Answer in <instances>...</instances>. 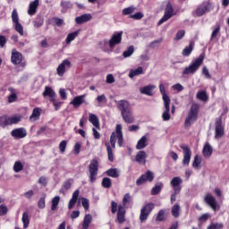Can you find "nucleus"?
Instances as JSON below:
<instances>
[{"label":"nucleus","instance_id":"obj_1","mask_svg":"<svg viewBox=\"0 0 229 229\" xmlns=\"http://www.w3.org/2000/svg\"><path fill=\"white\" fill-rule=\"evenodd\" d=\"M130 201H131V196L130 195V193H126L123 195V201H122L123 205L118 206L116 221L120 225H123V223L126 221V209L124 208V207L130 205Z\"/></svg>","mask_w":229,"mask_h":229},{"label":"nucleus","instance_id":"obj_2","mask_svg":"<svg viewBox=\"0 0 229 229\" xmlns=\"http://www.w3.org/2000/svg\"><path fill=\"white\" fill-rule=\"evenodd\" d=\"M199 112V105L192 104L188 115L184 121V128H191L196 121H198V113Z\"/></svg>","mask_w":229,"mask_h":229},{"label":"nucleus","instance_id":"obj_3","mask_svg":"<svg viewBox=\"0 0 229 229\" xmlns=\"http://www.w3.org/2000/svg\"><path fill=\"white\" fill-rule=\"evenodd\" d=\"M182 183H183V180H182V177L178 176L172 178L170 182V185L173 187L174 191L170 197L172 205L176 201V196L182 192Z\"/></svg>","mask_w":229,"mask_h":229},{"label":"nucleus","instance_id":"obj_4","mask_svg":"<svg viewBox=\"0 0 229 229\" xmlns=\"http://www.w3.org/2000/svg\"><path fill=\"white\" fill-rule=\"evenodd\" d=\"M116 139L118 140L119 148H122V146L124 142V140L123 138V126L121 124L116 125L115 132H112V134L110 136V144H111V148H113V149H115Z\"/></svg>","mask_w":229,"mask_h":229},{"label":"nucleus","instance_id":"obj_5","mask_svg":"<svg viewBox=\"0 0 229 229\" xmlns=\"http://www.w3.org/2000/svg\"><path fill=\"white\" fill-rule=\"evenodd\" d=\"M225 137V122H223V114L215 119V139L219 140Z\"/></svg>","mask_w":229,"mask_h":229},{"label":"nucleus","instance_id":"obj_6","mask_svg":"<svg viewBox=\"0 0 229 229\" xmlns=\"http://www.w3.org/2000/svg\"><path fill=\"white\" fill-rule=\"evenodd\" d=\"M89 180L90 183H94L98 180V173L99 172V162L98 159H92L89 165Z\"/></svg>","mask_w":229,"mask_h":229},{"label":"nucleus","instance_id":"obj_7","mask_svg":"<svg viewBox=\"0 0 229 229\" xmlns=\"http://www.w3.org/2000/svg\"><path fill=\"white\" fill-rule=\"evenodd\" d=\"M18 123H21V116H8L6 114H4L0 116V127L5 128L6 126H12V124H18Z\"/></svg>","mask_w":229,"mask_h":229},{"label":"nucleus","instance_id":"obj_8","mask_svg":"<svg viewBox=\"0 0 229 229\" xmlns=\"http://www.w3.org/2000/svg\"><path fill=\"white\" fill-rule=\"evenodd\" d=\"M155 209V204L153 202H148L145 204L141 209L140 214V223H144V221H148V217L153 210Z\"/></svg>","mask_w":229,"mask_h":229},{"label":"nucleus","instance_id":"obj_9","mask_svg":"<svg viewBox=\"0 0 229 229\" xmlns=\"http://www.w3.org/2000/svg\"><path fill=\"white\" fill-rule=\"evenodd\" d=\"M155 180V174L151 172L150 170H148L145 174H141L139 179L136 181V185L138 187H140V185H143V183H146V182H148L151 183Z\"/></svg>","mask_w":229,"mask_h":229},{"label":"nucleus","instance_id":"obj_10","mask_svg":"<svg viewBox=\"0 0 229 229\" xmlns=\"http://www.w3.org/2000/svg\"><path fill=\"white\" fill-rule=\"evenodd\" d=\"M11 17L13 22L15 24V31H17V33H19L22 37V35H24V28L22 27L21 22H19V13L17 12V9L13 10Z\"/></svg>","mask_w":229,"mask_h":229},{"label":"nucleus","instance_id":"obj_11","mask_svg":"<svg viewBox=\"0 0 229 229\" xmlns=\"http://www.w3.org/2000/svg\"><path fill=\"white\" fill-rule=\"evenodd\" d=\"M201 67V55H199L194 62L191 63L188 67H186L182 74H194L198 69Z\"/></svg>","mask_w":229,"mask_h":229},{"label":"nucleus","instance_id":"obj_12","mask_svg":"<svg viewBox=\"0 0 229 229\" xmlns=\"http://www.w3.org/2000/svg\"><path fill=\"white\" fill-rule=\"evenodd\" d=\"M22 54L17 49H13L12 50V55H11V63L13 65H21V67H24L26 64L22 63Z\"/></svg>","mask_w":229,"mask_h":229},{"label":"nucleus","instance_id":"obj_13","mask_svg":"<svg viewBox=\"0 0 229 229\" xmlns=\"http://www.w3.org/2000/svg\"><path fill=\"white\" fill-rule=\"evenodd\" d=\"M204 201L205 203H207V205H208V207H210V208H212V210H214V212H217L221 210V206H219V203H217V200H216V198L211 194H208L204 198Z\"/></svg>","mask_w":229,"mask_h":229},{"label":"nucleus","instance_id":"obj_14","mask_svg":"<svg viewBox=\"0 0 229 229\" xmlns=\"http://www.w3.org/2000/svg\"><path fill=\"white\" fill-rule=\"evenodd\" d=\"M121 42H123V31L113 34L111 38L109 39L110 49H114V47L119 46Z\"/></svg>","mask_w":229,"mask_h":229},{"label":"nucleus","instance_id":"obj_15","mask_svg":"<svg viewBox=\"0 0 229 229\" xmlns=\"http://www.w3.org/2000/svg\"><path fill=\"white\" fill-rule=\"evenodd\" d=\"M181 149H182L183 151L182 165H189V164L191 163V157L192 156L191 148H189L185 144H182L181 145Z\"/></svg>","mask_w":229,"mask_h":229},{"label":"nucleus","instance_id":"obj_16","mask_svg":"<svg viewBox=\"0 0 229 229\" xmlns=\"http://www.w3.org/2000/svg\"><path fill=\"white\" fill-rule=\"evenodd\" d=\"M173 12H174V10L173 9V5H171V4H168L167 10L165 12L164 16L157 22V26H162L164 22H166V21H169V19L173 17Z\"/></svg>","mask_w":229,"mask_h":229},{"label":"nucleus","instance_id":"obj_17","mask_svg":"<svg viewBox=\"0 0 229 229\" xmlns=\"http://www.w3.org/2000/svg\"><path fill=\"white\" fill-rule=\"evenodd\" d=\"M71 61L64 59L56 69L57 75L64 76V74H65V69H71Z\"/></svg>","mask_w":229,"mask_h":229},{"label":"nucleus","instance_id":"obj_18","mask_svg":"<svg viewBox=\"0 0 229 229\" xmlns=\"http://www.w3.org/2000/svg\"><path fill=\"white\" fill-rule=\"evenodd\" d=\"M11 135L13 137V139H24L28 136V131L23 128H17L11 131Z\"/></svg>","mask_w":229,"mask_h":229},{"label":"nucleus","instance_id":"obj_19","mask_svg":"<svg viewBox=\"0 0 229 229\" xmlns=\"http://www.w3.org/2000/svg\"><path fill=\"white\" fill-rule=\"evenodd\" d=\"M85 98H87V94L77 96L72 99L71 105H72L74 108H78L79 106H81L83 103H85Z\"/></svg>","mask_w":229,"mask_h":229},{"label":"nucleus","instance_id":"obj_20","mask_svg":"<svg viewBox=\"0 0 229 229\" xmlns=\"http://www.w3.org/2000/svg\"><path fill=\"white\" fill-rule=\"evenodd\" d=\"M148 158V155L146 151L140 150L135 156V162L138 164H141L142 165H146V159Z\"/></svg>","mask_w":229,"mask_h":229},{"label":"nucleus","instance_id":"obj_21","mask_svg":"<svg viewBox=\"0 0 229 229\" xmlns=\"http://www.w3.org/2000/svg\"><path fill=\"white\" fill-rule=\"evenodd\" d=\"M42 96L43 98H49L50 101H52V99L56 98V92L54 91L53 88L46 86Z\"/></svg>","mask_w":229,"mask_h":229},{"label":"nucleus","instance_id":"obj_22","mask_svg":"<svg viewBox=\"0 0 229 229\" xmlns=\"http://www.w3.org/2000/svg\"><path fill=\"white\" fill-rule=\"evenodd\" d=\"M165 111L162 114L163 121H169L171 119V102H164Z\"/></svg>","mask_w":229,"mask_h":229},{"label":"nucleus","instance_id":"obj_23","mask_svg":"<svg viewBox=\"0 0 229 229\" xmlns=\"http://www.w3.org/2000/svg\"><path fill=\"white\" fill-rule=\"evenodd\" d=\"M122 117L127 124H132V123H135V118L133 117V114H131V111H125L121 113Z\"/></svg>","mask_w":229,"mask_h":229},{"label":"nucleus","instance_id":"obj_24","mask_svg":"<svg viewBox=\"0 0 229 229\" xmlns=\"http://www.w3.org/2000/svg\"><path fill=\"white\" fill-rule=\"evenodd\" d=\"M212 153H214V148L210 145V143L207 142L202 149V155L204 158H210L212 157Z\"/></svg>","mask_w":229,"mask_h":229},{"label":"nucleus","instance_id":"obj_25","mask_svg":"<svg viewBox=\"0 0 229 229\" xmlns=\"http://www.w3.org/2000/svg\"><path fill=\"white\" fill-rule=\"evenodd\" d=\"M89 21H92V15L90 13H85L75 18L76 24H85V22H89Z\"/></svg>","mask_w":229,"mask_h":229},{"label":"nucleus","instance_id":"obj_26","mask_svg":"<svg viewBox=\"0 0 229 229\" xmlns=\"http://www.w3.org/2000/svg\"><path fill=\"white\" fill-rule=\"evenodd\" d=\"M39 0H34L30 3L28 13L29 15H35L37 9L38 8Z\"/></svg>","mask_w":229,"mask_h":229},{"label":"nucleus","instance_id":"obj_27","mask_svg":"<svg viewBox=\"0 0 229 229\" xmlns=\"http://www.w3.org/2000/svg\"><path fill=\"white\" fill-rule=\"evenodd\" d=\"M80 196V190H76L73 193H72V197L69 201L68 204V208L69 210H71L72 208H74V205H76V202L78 201V197Z\"/></svg>","mask_w":229,"mask_h":229},{"label":"nucleus","instance_id":"obj_28","mask_svg":"<svg viewBox=\"0 0 229 229\" xmlns=\"http://www.w3.org/2000/svg\"><path fill=\"white\" fill-rule=\"evenodd\" d=\"M118 108L121 110V114L123 112H129L130 111V103L128 100H120L118 102Z\"/></svg>","mask_w":229,"mask_h":229},{"label":"nucleus","instance_id":"obj_29","mask_svg":"<svg viewBox=\"0 0 229 229\" xmlns=\"http://www.w3.org/2000/svg\"><path fill=\"white\" fill-rule=\"evenodd\" d=\"M155 88L156 87L154 85L145 86L140 89V92L145 96H153V89Z\"/></svg>","mask_w":229,"mask_h":229},{"label":"nucleus","instance_id":"obj_30","mask_svg":"<svg viewBox=\"0 0 229 229\" xmlns=\"http://www.w3.org/2000/svg\"><path fill=\"white\" fill-rule=\"evenodd\" d=\"M148 146V137L146 136H142L137 145H136V149L140 150V149H144V148H146Z\"/></svg>","mask_w":229,"mask_h":229},{"label":"nucleus","instance_id":"obj_31","mask_svg":"<svg viewBox=\"0 0 229 229\" xmlns=\"http://www.w3.org/2000/svg\"><path fill=\"white\" fill-rule=\"evenodd\" d=\"M194 51V42L191 41L188 47H185L182 50V56H191V53Z\"/></svg>","mask_w":229,"mask_h":229},{"label":"nucleus","instance_id":"obj_32","mask_svg":"<svg viewBox=\"0 0 229 229\" xmlns=\"http://www.w3.org/2000/svg\"><path fill=\"white\" fill-rule=\"evenodd\" d=\"M159 90L162 95L164 103L171 102V98H169V96H167V93H165V87L164 86V84H159Z\"/></svg>","mask_w":229,"mask_h":229},{"label":"nucleus","instance_id":"obj_33","mask_svg":"<svg viewBox=\"0 0 229 229\" xmlns=\"http://www.w3.org/2000/svg\"><path fill=\"white\" fill-rule=\"evenodd\" d=\"M140 74H144V70L141 66L137 69L131 70L129 72V78H135V76H140Z\"/></svg>","mask_w":229,"mask_h":229},{"label":"nucleus","instance_id":"obj_34","mask_svg":"<svg viewBox=\"0 0 229 229\" xmlns=\"http://www.w3.org/2000/svg\"><path fill=\"white\" fill-rule=\"evenodd\" d=\"M89 121L95 126V128H98L99 130V118H98V115L94 114H89Z\"/></svg>","mask_w":229,"mask_h":229},{"label":"nucleus","instance_id":"obj_35","mask_svg":"<svg viewBox=\"0 0 229 229\" xmlns=\"http://www.w3.org/2000/svg\"><path fill=\"white\" fill-rule=\"evenodd\" d=\"M164 184L162 182H157L151 190L152 196H157V194H160L162 192V187Z\"/></svg>","mask_w":229,"mask_h":229},{"label":"nucleus","instance_id":"obj_36","mask_svg":"<svg viewBox=\"0 0 229 229\" xmlns=\"http://www.w3.org/2000/svg\"><path fill=\"white\" fill-rule=\"evenodd\" d=\"M106 174L110 178H119V172L117 171V168H109L106 171Z\"/></svg>","mask_w":229,"mask_h":229},{"label":"nucleus","instance_id":"obj_37","mask_svg":"<svg viewBox=\"0 0 229 229\" xmlns=\"http://www.w3.org/2000/svg\"><path fill=\"white\" fill-rule=\"evenodd\" d=\"M62 7V13H65L70 8H72V3L71 1H62L60 4Z\"/></svg>","mask_w":229,"mask_h":229},{"label":"nucleus","instance_id":"obj_38","mask_svg":"<svg viewBox=\"0 0 229 229\" xmlns=\"http://www.w3.org/2000/svg\"><path fill=\"white\" fill-rule=\"evenodd\" d=\"M40 111L41 109L38 107H35L32 111L31 115L30 116V119H34V121H38L40 119Z\"/></svg>","mask_w":229,"mask_h":229},{"label":"nucleus","instance_id":"obj_39","mask_svg":"<svg viewBox=\"0 0 229 229\" xmlns=\"http://www.w3.org/2000/svg\"><path fill=\"white\" fill-rule=\"evenodd\" d=\"M105 146L106 148L107 157H108L109 162H114V150H112V147H110V143L106 142Z\"/></svg>","mask_w":229,"mask_h":229},{"label":"nucleus","instance_id":"obj_40","mask_svg":"<svg viewBox=\"0 0 229 229\" xmlns=\"http://www.w3.org/2000/svg\"><path fill=\"white\" fill-rule=\"evenodd\" d=\"M101 185L104 189H110V187H112V179H110V177H104Z\"/></svg>","mask_w":229,"mask_h":229},{"label":"nucleus","instance_id":"obj_41","mask_svg":"<svg viewBox=\"0 0 229 229\" xmlns=\"http://www.w3.org/2000/svg\"><path fill=\"white\" fill-rule=\"evenodd\" d=\"M79 34H80V30H76L74 32L69 33L65 40L66 44H71V42H72V40H74V38H76V37H78Z\"/></svg>","mask_w":229,"mask_h":229},{"label":"nucleus","instance_id":"obj_42","mask_svg":"<svg viewBox=\"0 0 229 229\" xmlns=\"http://www.w3.org/2000/svg\"><path fill=\"white\" fill-rule=\"evenodd\" d=\"M8 90L9 92H13L8 96V103H15V101H17V94L13 93L15 89L13 88H9Z\"/></svg>","mask_w":229,"mask_h":229},{"label":"nucleus","instance_id":"obj_43","mask_svg":"<svg viewBox=\"0 0 229 229\" xmlns=\"http://www.w3.org/2000/svg\"><path fill=\"white\" fill-rule=\"evenodd\" d=\"M21 221L23 223V228H28L30 226V216L27 212L22 214Z\"/></svg>","mask_w":229,"mask_h":229},{"label":"nucleus","instance_id":"obj_44","mask_svg":"<svg viewBox=\"0 0 229 229\" xmlns=\"http://www.w3.org/2000/svg\"><path fill=\"white\" fill-rule=\"evenodd\" d=\"M60 203V196H55L52 199V206L51 210L55 211L58 208V205Z\"/></svg>","mask_w":229,"mask_h":229},{"label":"nucleus","instance_id":"obj_45","mask_svg":"<svg viewBox=\"0 0 229 229\" xmlns=\"http://www.w3.org/2000/svg\"><path fill=\"white\" fill-rule=\"evenodd\" d=\"M135 53V48L133 46H131L123 53V58H129V56H131Z\"/></svg>","mask_w":229,"mask_h":229},{"label":"nucleus","instance_id":"obj_46","mask_svg":"<svg viewBox=\"0 0 229 229\" xmlns=\"http://www.w3.org/2000/svg\"><path fill=\"white\" fill-rule=\"evenodd\" d=\"M172 216L174 217H180V205L175 204L172 207Z\"/></svg>","mask_w":229,"mask_h":229},{"label":"nucleus","instance_id":"obj_47","mask_svg":"<svg viewBox=\"0 0 229 229\" xmlns=\"http://www.w3.org/2000/svg\"><path fill=\"white\" fill-rule=\"evenodd\" d=\"M50 103H52V105H53V106L55 107V111L60 110V107H61L62 105H63V102L60 101V100H58V99H56V98H53L52 100H50Z\"/></svg>","mask_w":229,"mask_h":229},{"label":"nucleus","instance_id":"obj_48","mask_svg":"<svg viewBox=\"0 0 229 229\" xmlns=\"http://www.w3.org/2000/svg\"><path fill=\"white\" fill-rule=\"evenodd\" d=\"M22 169H24V165H22V163H21V161H16L13 165L14 173H21Z\"/></svg>","mask_w":229,"mask_h":229},{"label":"nucleus","instance_id":"obj_49","mask_svg":"<svg viewBox=\"0 0 229 229\" xmlns=\"http://www.w3.org/2000/svg\"><path fill=\"white\" fill-rule=\"evenodd\" d=\"M225 228V225L223 223H214L211 222V224L207 227V229H223Z\"/></svg>","mask_w":229,"mask_h":229},{"label":"nucleus","instance_id":"obj_50","mask_svg":"<svg viewBox=\"0 0 229 229\" xmlns=\"http://www.w3.org/2000/svg\"><path fill=\"white\" fill-rule=\"evenodd\" d=\"M135 12V6L131 5L127 8L123 9L122 13L123 15H131Z\"/></svg>","mask_w":229,"mask_h":229},{"label":"nucleus","instance_id":"obj_51","mask_svg":"<svg viewBox=\"0 0 229 229\" xmlns=\"http://www.w3.org/2000/svg\"><path fill=\"white\" fill-rule=\"evenodd\" d=\"M212 10H214V7L212 6V4L208 3V4H206L202 6L201 15H203L204 13H207V12H210Z\"/></svg>","mask_w":229,"mask_h":229},{"label":"nucleus","instance_id":"obj_52","mask_svg":"<svg viewBox=\"0 0 229 229\" xmlns=\"http://www.w3.org/2000/svg\"><path fill=\"white\" fill-rule=\"evenodd\" d=\"M129 19H133L134 21H140V19H144V13L138 12L134 14H131Z\"/></svg>","mask_w":229,"mask_h":229},{"label":"nucleus","instance_id":"obj_53","mask_svg":"<svg viewBox=\"0 0 229 229\" xmlns=\"http://www.w3.org/2000/svg\"><path fill=\"white\" fill-rule=\"evenodd\" d=\"M65 149H67V140H62L59 143V151L62 155L65 153Z\"/></svg>","mask_w":229,"mask_h":229},{"label":"nucleus","instance_id":"obj_54","mask_svg":"<svg viewBox=\"0 0 229 229\" xmlns=\"http://www.w3.org/2000/svg\"><path fill=\"white\" fill-rule=\"evenodd\" d=\"M219 33H221V26L216 25V27L214 29V30L211 34V40H214V38H216L217 37V35H219Z\"/></svg>","mask_w":229,"mask_h":229},{"label":"nucleus","instance_id":"obj_55","mask_svg":"<svg viewBox=\"0 0 229 229\" xmlns=\"http://www.w3.org/2000/svg\"><path fill=\"white\" fill-rule=\"evenodd\" d=\"M97 101L98 103V106H101V104H105L106 103L107 99H106V96H105V94L99 95L97 97Z\"/></svg>","mask_w":229,"mask_h":229},{"label":"nucleus","instance_id":"obj_56","mask_svg":"<svg viewBox=\"0 0 229 229\" xmlns=\"http://www.w3.org/2000/svg\"><path fill=\"white\" fill-rule=\"evenodd\" d=\"M81 203H82V207L83 208L87 211L89 210V208H90V203L89 202L87 198H82L81 199Z\"/></svg>","mask_w":229,"mask_h":229},{"label":"nucleus","instance_id":"obj_57","mask_svg":"<svg viewBox=\"0 0 229 229\" xmlns=\"http://www.w3.org/2000/svg\"><path fill=\"white\" fill-rule=\"evenodd\" d=\"M72 179H68L66 182H64L63 187L65 189V191H69L71 187H72Z\"/></svg>","mask_w":229,"mask_h":229},{"label":"nucleus","instance_id":"obj_58","mask_svg":"<svg viewBox=\"0 0 229 229\" xmlns=\"http://www.w3.org/2000/svg\"><path fill=\"white\" fill-rule=\"evenodd\" d=\"M208 99H209V97L207 91L201 90V101L203 103H208Z\"/></svg>","mask_w":229,"mask_h":229},{"label":"nucleus","instance_id":"obj_59","mask_svg":"<svg viewBox=\"0 0 229 229\" xmlns=\"http://www.w3.org/2000/svg\"><path fill=\"white\" fill-rule=\"evenodd\" d=\"M38 208H46V197H42L39 199L38 202Z\"/></svg>","mask_w":229,"mask_h":229},{"label":"nucleus","instance_id":"obj_60","mask_svg":"<svg viewBox=\"0 0 229 229\" xmlns=\"http://www.w3.org/2000/svg\"><path fill=\"white\" fill-rule=\"evenodd\" d=\"M202 74L205 76V78H207V80H210L212 78L210 72H208L206 66H204L202 69Z\"/></svg>","mask_w":229,"mask_h":229},{"label":"nucleus","instance_id":"obj_61","mask_svg":"<svg viewBox=\"0 0 229 229\" xmlns=\"http://www.w3.org/2000/svg\"><path fill=\"white\" fill-rule=\"evenodd\" d=\"M8 214V208L5 205H0V216H6Z\"/></svg>","mask_w":229,"mask_h":229},{"label":"nucleus","instance_id":"obj_62","mask_svg":"<svg viewBox=\"0 0 229 229\" xmlns=\"http://www.w3.org/2000/svg\"><path fill=\"white\" fill-rule=\"evenodd\" d=\"M115 212H119V209L117 210V202L111 201V213L115 214Z\"/></svg>","mask_w":229,"mask_h":229},{"label":"nucleus","instance_id":"obj_63","mask_svg":"<svg viewBox=\"0 0 229 229\" xmlns=\"http://www.w3.org/2000/svg\"><path fill=\"white\" fill-rule=\"evenodd\" d=\"M210 217H212V214L210 213H204L201 215V221L202 223H204L205 221H208V219H210Z\"/></svg>","mask_w":229,"mask_h":229},{"label":"nucleus","instance_id":"obj_64","mask_svg":"<svg viewBox=\"0 0 229 229\" xmlns=\"http://www.w3.org/2000/svg\"><path fill=\"white\" fill-rule=\"evenodd\" d=\"M156 221H164V210H159L156 217Z\"/></svg>","mask_w":229,"mask_h":229}]
</instances>
